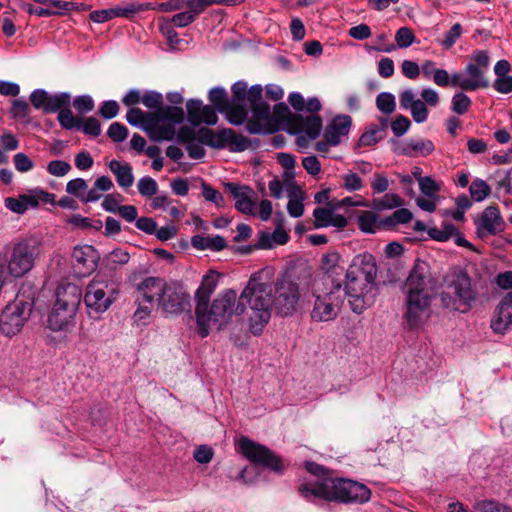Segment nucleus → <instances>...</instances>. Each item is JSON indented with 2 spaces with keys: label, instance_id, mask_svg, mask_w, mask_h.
I'll use <instances>...</instances> for the list:
<instances>
[{
  "label": "nucleus",
  "instance_id": "obj_1",
  "mask_svg": "<svg viewBox=\"0 0 512 512\" xmlns=\"http://www.w3.org/2000/svg\"><path fill=\"white\" fill-rule=\"evenodd\" d=\"M304 466L311 476L298 485L297 491L305 500L312 503L323 501L343 504L369 501L371 491L366 485L333 477L329 469L313 461H306Z\"/></svg>",
  "mask_w": 512,
  "mask_h": 512
},
{
  "label": "nucleus",
  "instance_id": "obj_2",
  "mask_svg": "<svg viewBox=\"0 0 512 512\" xmlns=\"http://www.w3.org/2000/svg\"><path fill=\"white\" fill-rule=\"evenodd\" d=\"M430 282L428 263L417 259L402 287L405 305L403 318L410 330L419 328L429 315L432 301Z\"/></svg>",
  "mask_w": 512,
  "mask_h": 512
},
{
  "label": "nucleus",
  "instance_id": "obj_3",
  "mask_svg": "<svg viewBox=\"0 0 512 512\" xmlns=\"http://www.w3.org/2000/svg\"><path fill=\"white\" fill-rule=\"evenodd\" d=\"M176 141L186 145V151L191 159H202L206 152L202 145L215 149L228 148L238 153L248 149L250 141L247 137L237 134L231 128H222L217 132L207 127L197 131L188 126H182L177 132Z\"/></svg>",
  "mask_w": 512,
  "mask_h": 512
},
{
  "label": "nucleus",
  "instance_id": "obj_4",
  "mask_svg": "<svg viewBox=\"0 0 512 512\" xmlns=\"http://www.w3.org/2000/svg\"><path fill=\"white\" fill-rule=\"evenodd\" d=\"M240 302L251 309L250 330L260 335L271 318L273 284L264 271L253 274L239 296Z\"/></svg>",
  "mask_w": 512,
  "mask_h": 512
},
{
  "label": "nucleus",
  "instance_id": "obj_5",
  "mask_svg": "<svg viewBox=\"0 0 512 512\" xmlns=\"http://www.w3.org/2000/svg\"><path fill=\"white\" fill-rule=\"evenodd\" d=\"M376 273L377 267L373 256L370 254L355 256L347 269L343 289L344 293L342 296L343 298L348 296L353 299L349 302L354 312H362L363 306L360 304V300L367 293L372 291L375 284Z\"/></svg>",
  "mask_w": 512,
  "mask_h": 512
},
{
  "label": "nucleus",
  "instance_id": "obj_6",
  "mask_svg": "<svg viewBox=\"0 0 512 512\" xmlns=\"http://www.w3.org/2000/svg\"><path fill=\"white\" fill-rule=\"evenodd\" d=\"M244 313V304L240 302L237 292L233 289H227L221 292L209 308L204 310L203 317L199 311H195L198 333L202 338L207 337L212 325L217 326L220 330L228 323L233 315H241Z\"/></svg>",
  "mask_w": 512,
  "mask_h": 512
},
{
  "label": "nucleus",
  "instance_id": "obj_7",
  "mask_svg": "<svg viewBox=\"0 0 512 512\" xmlns=\"http://www.w3.org/2000/svg\"><path fill=\"white\" fill-rule=\"evenodd\" d=\"M490 58L485 50H476L472 53L469 63L462 73L456 72L451 76V86L463 91H476L488 88L490 83L485 73L489 67Z\"/></svg>",
  "mask_w": 512,
  "mask_h": 512
},
{
  "label": "nucleus",
  "instance_id": "obj_8",
  "mask_svg": "<svg viewBox=\"0 0 512 512\" xmlns=\"http://www.w3.org/2000/svg\"><path fill=\"white\" fill-rule=\"evenodd\" d=\"M41 242L35 237L21 239L13 244L7 259V269L13 277H22L27 274L40 255Z\"/></svg>",
  "mask_w": 512,
  "mask_h": 512
},
{
  "label": "nucleus",
  "instance_id": "obj_9",
  "mask_svg": "<svg viewBox=\"0 0 512 512\" xmlns=\"http://www.w3.org/2000/svg\"><path fill=\"white\" fill-rule=\"evenodd\" d=\"M117 294L118 289L114 282L98 277L93 278L87 285L84 295L88 315L98 318L109 309L116 300Z\"/></svg>",
  "mask_w": 512,
  "mask_h": 512
},
{
  "label": "nucleus",
  "instance_id": "obj_10",
  "mask_svg": "<svg viewBox=\"0 0 512 512\" xmlns=\"http://www.w3.org/2000/svg\"><path fill=\"white\" fill-rule=\"evenodd\" d=\"M33 303L20 296L8 303L0 314V331L12 337L21 331L32 312Z\"/></svg>",
  "mask_w": 512,
  "mask_h": 512
},
{
  "label": "nucleus",
  "instance_id": "obj_11",
  "mask_svg": "<svg viewBox=\"0 0 512 512\" xmlns=\"http://www.w3.org/2000/svg\"><path fill=\"white\" fill-rule=\"evenodd\" d=\"M231 91L233 95L231 102L245 103L247 100L253 117L257 119L270 118V106L262 99L263 88L260 84L253 85L248 89L247 83L241 80L232 85Z\"/></svg>",
  "mask_w": 512,
  "mask_h": 512
},
{
  "label": "nucleus",
  "instance_id": "obj_12",
  "mask_svg": "<svg viewBox=\"0 0 512 512\" xmlns=\"http://www.w3.org/2000/svg\"><path fill=\"white\" fill-rule=\"evenodd\" d=\"M241 454L252 463L269 468L274 472L283 473L285 466L282 459L268 447L242 436L238 442Z\"/></svg>",
  "mask_w": 512,
  "mask_h": 512
},
{
  "label": "nucleus",
  "instance_id": "obj_13",
  "mask_svg": "<svg viewBox=\"0 0 512 512\" xmlns=\"http://www.w3.org/2000/svg\"><path fill=\"white\" fill-rule=\"evenodd\" d=\"M158 306L166 314H180L191 307L190 295L178 282H164L157 298Z\"/></svg>",
  "mask_w": 512,
  "mask_h": 512
},
{
  "label": "nucleus",
  "instance_id": "obj_14",
  "mask_svg": "<svg viewBox=\"0 0 512 512\" xmlns=\"http://www.w3.org/2000/svg\"><path fill=\"white\" fill-rule=\"evenodd\" d=\"M273 291H275L273 304L281 315L288 316L296 312L300 291L299 285L295 281L283 277L276 282Z\"/></svg>",
  "mask_w": 512,
  "mask_h": 512
},
{
  "label": "nucleus",
  "instance_id": "obj_15",
  "mask_svg": "<svg viewBox=\"0 0 512 512\" xmlns=\"http://www.w3.org/2000/svg\"><path fill=\"white\" fill-rule=\"evenodd\" d=\"M448 287L453 289L459 304L463 305L462 312L471 308L478 298L477 290L472 286V281L466 270L457 268L447 278Z\"/></svg>",
  "mask_w": 512,
  "mask_h": 512
},
{
  "label": "nucleus",
  "instance_id": "obj_16",
  "mask_svg": "<svg viewBox=\"0 0 512 512\" xmlns=\"http://www.w3.org/2000/svg\"><path fill=\"white\" fill-rule=\"evenodd\" d=\"M343 302L341 290L334 287L324 295H317L311 317L315 321H329L337 316V309Z\"/></svg>",
  "mask_w": 512,
  "mask_h": 512
},
{
  "label": "nucleus",
  "instance_id": "obj_17",
  "mask_svg": "<svg viewBox=\"0 0 512 512\" xmlns=\"http://www.w3.org/2000/svg\"><path fill=\"white\" fill-rule=\"evenodd\" d=\"M150 9H155L150 3L130 2L125 5L93 11L89 17L95 23H104L117 17L132 19L136 14Z\"/></svg>",
  "mask_w": 512,
  "mask_h": 512
},
{
  "label": "nucleus",
  "instance_id": "obj_18",
  "mask_svg": "<svg viewBox=\"0 0 512 512\" xmlns=\"http://www.w3.org/2000/svg\"><path fill=\"white\" fill-rule=\"evenodd\" d=\"M476 234L480 239L490 235H497L504 230L505 222L497 206L486 207L481 215L475 219Z\"/></svg>",
  "mask_w": 512,
  "mask_h": 512
},
{
  "label": "nucleus",
  "instance_id": "obj_19",
  "mask_svg": "<svg viewBox=\"0 0 512 512\" xmlns=\"http://www.w3.org/2000/svg\"><path fill=\"white\" fill-rule=\"evenodd\" d=\"M100 255L92 245L76 246L72 253V265L81 276L91 274L98 265Z\"/></svg>",
  "mask_w": 512,
  "mask_h": 512
},
{
  "label": "nucleus",
  "instance_id": "obj_20",
  "mask_svg": "<svg viewBox=\"0 0 512 512\" xmlns=\"http://www.w3.org/2000/svg\"><path fill=\"white\" fill-rule=\"evenodd\" d=\"M224 188L235 199V208L247 215H255V201L253 197L255 192L247 185H241L235 182L224 183Z\"/></svg>",
  "mask_w": 512,
  "mask_h": 512
},
{
  "label": "nucleus",
  "instance_id": "obj_21",
  "mask_svg": "<svg viewBox=\"0 0 512 512\" xmlns=\"http://www.w3.org/2000/svg\"><path fill=\"white\" fill-rule=\"evenodd\" d=\"M490 327L495 334L501 335L512 328V292L508 293L495 308Z\"/></svg>",
  "mask_w": 512,
  "mask_h": 512
},
{
  "label": "nucleus",
  "instance_id": "obj_22",
  "mask_svg": "<svg viewBox=\"0 0 512 512\" xmlns=\"http://www.w3.org/2000/svg\"><path fill=\"white\" fill-rule=\"evenodd\" d=\"M55 296L54 304L76 313L81 303L82 291L77 284L62 282L57 286Z\"/></svg>",
  "mask_w": 512,
  "mask_h": 512
},
{
  "label": "nucleus",
  "instance_id": "obj_23",
  "mask_svg": "<svg viewBox=\"0 0 512 512\" xmlns=\"http://www.w3.org/2000/svg\"><path fill=\"white\" fill-rule=\"evenodd\" d=\"M352 126V118L349 115L341 114L335 116L326 126L324 138L331 146L340 144L341 138L349 134Z\"/></svg>",
  "mask_w": 512,
  "mask_h": 512
},
{
  "label": "nucleus",
  "instance_id": "obj_24",
  "mask_svg": "<svg viewBox=\"0 0 512 512\" xmlns=\"http://www.w3.org/2000/svg\"><path fill=\"white\" fill-rule=\"evenodd\" d=\"M218 285V274L216 272L211 271L210 273L206 274L200 286L195 292V301H196V307L195 311H199V314H201V318L203 317V312L206 308H209V302L210 297L215 291L216 287Z\"/></svg>",
  "mask_w": 512,
  "mask_h": 512
},
{
  "label": "nucleus",
  "instance_id": "obj_25",
  "mask_svg": "<svg viewBox=\"0 0 512 512\" xmlns=\"http://www.w3.org/2000/svg\"><path fill=\"white\" fill-rule=\"evenodd\" d=\"M130 281L133 283L137 291V296L145 301L155 302V295L159 296L161 293L164 281L159 277H146L138 281V275L134 273L130 277Z\"/></svg>",
  "mask_w": 512,
  "mask_h": 512
},
{
  "label": "nucleus",
  "instance_id": "obj_26",
  "mask_svg": "<svg viewBox=\"0 0 512 512\" xmlns=\"http://www.w3.org/2000/svg\"><path fill=\"white\" fill-rule=\"evenodd\" d=\"M435 147L429 139H409L398 143L394 151L408 157L427 156L434 151Z\"/></svg>",
  "mask_w": 512,
  "mask_h": 512
},
{
  "label": "nucleus",
  "instance_id": "obj_27",
  "mask_svg": "<svg viewBox=\"0 0 512 512\" xmlns=\"http://www.w3.org/2000/svg\"><path fill=\"white\" fill-rule=\"evenodd\" d=\"M76 313L54 304L48 315V326L53 331H63L74 321Z\"/></svg>",
  "mask_w": 512,
  "mask_h": 512
},
{
  "label": "nucleus",
  "instance_id": "obj_28",
  "mask_svg": "<svg viewBox=\"0 0 512 512\" xmlns=\"http://www.w3.org/2000/svg\"><path fill=\"white\" fill-rule=\"evenodd\" d=\"M110 171L114 174L117 184L124 190L132 187L134 175L132 166L128 162L111 160L108 164Z\"/></svg>",
  "mask_w": 512,
  "mask_h": 512
},
{
  "label": "nucleus",
  "instance_id": "obj_29",
  "mask_svg": "<svg viewBox=\"0 0 512 512\" xmlns=\"http://www.w3.org/2000/svg\"><path fill=\"white\" fill-rule=\"evenodd\" d=\"M293 122L297 125L299 131L304 132L309 139H316L322 129V119L319 115H295Z\"/></svg>",
  "mask_w": 512,
  "mask_h": 512
},
{
  "label": "nucleus",
  "instance_id": "obj_30",
  "mask_svg": "<svg viewBox=\"0 0 512 512\" xmlns=\"http://www.w3.org/2000/svg\"><path fill=\"white\" fill-rule=\"evenodd\" d=\"M339 259L337 253H331L323 258L324 264L327 266L326 275L323 277V284L325 286L334 287L337 291L342 290V283L340 280H336L334 275L342 274L344 268L338 266L336 263Z\"/></svg>",
  "mask_w": 512,
  "mask_h": 512
},
{
  "label": "nucleus",
  "instance_id": "obj_31",
  "mask_svg": "<svg viewBox=\"0 0 512 512\" xmlns=\"http://www.w3.org/2000/svg\"><path fill=\"white\" fill-rule=\"evenodd\" d=\"M191 244L198 250H211L216 252L223 250L227 246L225 239L220 235L213 237L195 235L191 238Z\"/></svg>",
  "mask_w": 512,
  "mask_h": 512
},
{
  "label": "nucleus",
  "instance_id": "obj_32",
  "mask_svg": "<svg viewBox=\"0 0 512 512\" xmlns=\"http://www.w3.org/2000/svg\"><path fill=\"white\" fill-rule=\"evenodd\" d=\"M26 209L29 207H37L40 202L55 204V195L44 191L43 189L36 188L29 190L28 193L21 194Z\"/></svg>",
  "mask_w": 512,
  "mask_h": 512
},
{
  "label": "nucleus",
  "instance_id": "obj_33",
  "mask_svg": "<svg viewBox=\"0 0 512 512\" xmlns=\"http://www.w3.org/2000/svg\"><path fill=\"white\" fill-rule=\"evenodd\" d=\"M47 105L44 108V113H55L70 107L71 94L68 92H59L55 94H49Z\"/></svg>",
  "mask_w": 512,
  "mask_h": 512
},
{
  "label": "nucleus",
  "instance_id": "obj_34",
  "mask_svg": "<svg viewBox=\"0 0 512 512\" xmlns=\"http://www.w3.org/2000/svg\"><path fill=\"white\" fill-rule=\"evenodd\" d=\"M226 115V119L232 125H242L248 118V110L245 103L231 102L229 108L222 112Z\"/></svg>",
  "mask_w": 512,
  "mask_h": 512
},
{
  "label": "nucleus",
  "instance_id": "obj_35",
  "mask_svg": "<svg viewBox=\"0 0 512 512\" xmlns=\"http://www.w3.org/2000/svg\"><path fill=\"white\" fill-rule=\"evenodd\" d=\"M208 99L215 109L222 113L225 112L231 103L227 91L223 87H214L209 91Z\"/></svg>",
  "mask_w": 512,
  "mask_h": 512
},
{
  "label": "nucleus",
  "instance_id": "obj_36",
  "mask_svg": "<svg viewBox=\"0 0 512 512\" xmlns=\"http://www.w3.org/2000/svg\"><path fill=\"white\" fill-rule=\"evenodd\" d=\"M358 226L362 232L373 234L379 228L378 215L373 211H362L357 218Z\"/></svg>",
  "mask_w": 512,
  "mask_h": 512
},
{
  "label": "nucleus",
  "instance_id": "obj_37",
  "mask_svg": "<svg viewBox=\"0 0 512 512\" xmlns=\"http://www.w3.org/2000/svg\"><path fill=\"white\" fill-rule=\"evenodd\" d=\"M457 233V227L451 223H443L441 228L433 227L428 230V235L435 241L445 242Z\"/></svg>",
  "mask_w": 512,
  "mask_h": 512
},
{
  "label": "nucleus",
  "instance_id": "obj_38",
  "mask_svg": "<svg viewBox=\"0 0 512 512\" xmlns=\"http://www.w3.org/2000/svg\"><path fill=\"white\" fill-rule=\"evenodd\" d=\"M152 141L161 142L173 140L176 134L173 125H159L146 133Z\"/></svg>",
  "mask_w": 512,
  "mask_h": 512
},
{
  "label": "nucleus",
  "instance_id": "obj_39",
  "mask_svg": "<svg viewBox=\"0 0 512 512\" xmlns=\"http://www.w3.org/2000/svg\"><path fill=\"white\" fill-rule=\"evenodd\" d=\"M403 204V200L397 194H385L383 197L374 199L372 206L376 210L393 209L400 207Z\"/></svg>",
  "mask_w": 512,
  "mask_h": 512
},
{
  "label": "nucleus",
  "instance_id": "obj_40",
  "mask_svg": "<svg viewBox=\"0 0 512 512\" xmlns=\"http://www.w3.org/2000/svg\"><path fill=\"white\" fill-rule=\"evenodd\" d=\"M58 122L61 125L62 128L67 130L72 129H80L81 127V118H76L73 115V112L71 111L70 107H67L66 109H61L58 113Z\"/></svg>",
  "mask_w": 512,
  "mask_h": 512
},
{
  "label": "nucleus",
  "instance_id": "obj_41",
  "mask_svg": "<svg viewBox=\"0 0 512 512\" xmlns=\"http://www.w3.org/2000/svg\"><path fill=\"white\" fill-rule=\"evenodd\" d=\"M469 192L474 201H483L491 192L490 186L482 179H475L469 186Z\"/></svg>",
  "mask_w": 512,
  "mask_h": 512
},
{
  "label": "nucleus",
  "instance_id": "obj_42",
  "mask_svg": "<svg viewBox=\"0 0 512 512\" xmlns=\"http://www.w3.org/2000/svg\"><path fill=\"white\" fill-rule=\"evenodd\" d=\"M203 108V102L200 99H190L186 103L187 119L194 125H200L202 123L201 110Z\"/></svg>",
  "mask_w": 512,
  "mask_h": 512
},
{
  "label": "nucleus",
  "instance_id": "obj_43",
  "mask_svg": "<svg viewBox=\"0 0 512 512\" xmlns=\"http://www.w3.org/2000/svg\"><path fill=\"white\" fill-rule=\"evenodd\" d=\"M377 109L386 115H390L395 111L396 102L393 94L389 92H382L376 97Z\"/></svg>",
  "mask_w": 512,
  "mask_h": 512
},
{
  "label": "nucleus",
  "instance_id": "obj_44",
  "mask_svg": "<svg viewBox=\"0 0 512 512\" xmlns=\"http://www.w3.org/2000/svg\"><path fill=\"white\" fill-rule=\"evenodd\" d=\"M164 121H169L173 124H180L184 120V110L181 106H160Z\"/></svg>",
  "mask_w": 512,
  "mask_h": 512
},
{
  "label": "nucleus",
  "instance_id": "obj_45",
  "mask_svg": "<svg viewBox=\"0 0 512 512\" xmlns=\"http://www.w3.org/2000/svg\"><path fill=\"white\" fill-rule=\"evenodd\" d=\"M471 99L464 93H455L451 100V109L458 115L465 114L471 107Z\"/></svg>",
  "mask_w": 512,
  "mask_h": 512
},
{
  "label": "nucleus",
  "instance_id": "obj_46",
  "mask_svg": "<svg viewBox=\"0 0 512 512\" xmlns=\"http://www.w3.org/2000/svg\"><path fill=\"white\" fill-rule=\"evenodd\" d=\"M384 137L383 128H376V125H374L361 135L358 145L373 146Z\"/></svg>",
  "mask_w": 512,
  "mask_h": 512
},
{
  "label": "nucleus",
  "instance_id": "obj_47",
  "mask_svg": "<svg viewBox=\"0 0 512 512\" xmlns=\"http://www.w3.org/2000/svg\"><path fill=\"white\" fill-rule=\"evenodd\" d=\"M138 191L144 197H151L157 193L158 184L157 182L150 176H144L139 179Z\"/></svg>",
  "mask_w": 512,
  "mask_h": 512
},
{
  "label": "nucleus",
  "instance_id": "obj_48",
  "mask_svg": "<svg viewBox=\"0 0 512 512\" xmlns=\"http://www.w3.org/2000/svg\"><path fill=\"white\" fill-rule=\"evenodd\" d=\"M136 301L138 302V308L134 312L133 318L136 322H141L150 316L154 308V302L145 301L140 296L136 297Z\"/></svg>",
  "mask_w": 512,
  "mask_h": 512
},
{
  "label": "nucleus",
  "instance_id": "obj_49",
  "mask_svg": "<svg viewBox=\"0 0 512 512\" xmlns=\"http://www.w3.org/2000/svg\"><path fill=\"white\" fill-rule=\"evenodd\" d=\"M202 195L206 201L214 203L217 207L225 206L222 194L208 183H202Z\"/></svg>",
  "mask_w": 512,
  "mask_h": 512
},
{
  "label": "nucleus",
  "instance_id": "obj_50",
  "mask_svg": "<svg viewBox=\"0 0 512 512\" xmlns=\"http://www.w3.org/2000/svg\"><path fill=\"white\" fill-rule=\"evenodd\" d=\"M462 26L460 23H455L448 32H446L443 40L441 41V45L444 49L448 50L454 46L457 40L462 35Z\"/></svg>",
  "mask_w": 512,
  "mask_h": 512
},
{
  "label": "nucleus",
  "instance_id": "obj_51",
  "mask_svg": "<svg viewBox=\"0 0 512 512\" xmlns=\"http://www.w3.org/2000/svg\"><path fill=\"white\" fill-rule=\"evenodd\" d=\"M88 185L83 178L70 180L66 185V192L82 200Z\"/></svg>",
  "mask_w": 512,
  "mask_h": 512
},
{
  "label": "nucleus",
  "instance_id": "obj_52",
  "mask_svg": "<svg viewBox=\"0 0 512 512\" xmlns=\"http://www.w3.org/2000/svg\"><path fill=\"white\" fill-rule=\"evenodd\" d=\"M332 214H333L332 209L321 208V207L316 208L313 211L314 227L322 228V227L330 226Z\"/></svg>",
  "mask_w": 512,
  "mask_h": 512
},
{
  "label": "nucleus",
  "instance_id": "obj_53",
  "mask_svg": "<svg viewBox=\"0 0 512 512\" xmlns=\"http://www.w3.org/2000/svg\"><path fill=\"white\" fill-rule=\"evenodd\" d=\"M415 35L412 30L408 27H401L398 29L395 35V41L399 48H407L411 46L415 41Z\"/></svg>",
  "mask_w": 512,
  "mask_h": 512
},
{
  "label": "nucleus",
  "instance_id": "obj_54",
  "mask_svg": "<svg viewBox=\"0 0 512 512\" xmlns=\"http://www.w3.org/2000/svg\"><path fill=\"white\" fill-rule=\"evenodd\" d=\"M419 188L427 197H434L440 190V185L430 176L419 177Z\"/></svg>",
  "mask_w": 512,
  "mask_h": 512
},
{
  "label": "nucleus",
  "instance_id": "obj_55",
  "mask_svg": "<svg viewBox=\"0 0 512 512\" xmlns=\"http://www.w3.org/2000/svg\"><path fill=\"white\" fill-rule=\"evenodd\" d=\"M107 136L114 142H122L128 136V129L119 122H113L108 128Z\"/></svg>",
  "mask_w": 512,
  "mask_h": 512
},
{
  "label": "nucleus",
  "instance_id": "obj_56",
  "mask_svg": "<svg viewBox=\"0 0 512 512\" xmlns=\"http://www.w3.org/2000/svg\"><path fill=\"white\" fill-rule=\"evenodd\" d=\"M142 104L148 109H159L163 104V96L157 91H146L142 95Z\"/></svg>",
  "mask_w": 512,
  "mask_h": 512
},
{
  "label": "nucleus",
  "instance_id": "obj_57",
  "mask_svg": "<svg viewBox=\"0 0 512 512\" xmlns=\"http://www.w3.org/2000/svg\"><path fill=\"white\" fill-rule=\"evenodd\" d=\"M163 121L164 119L160 109H156L152 112H145V124L142 125V130L146 133L150 132L153 128L161 125L160 123Z\"/></svg>",
  "mask_w": 512,
  "mask_h": 512
},
{
  "label": "nucleus",
  "instance_id": "obj_58",
  "mask_svg": "<svg viewBox=\"0 0 512 512\" xmlns=\"http://www.w3.org/2000/svg\"><path fill=\"white\" fill-rule=\"evenodd\" d=\"M209 7L208 0H184V10L186 9L196 20L199 14Z\"/></svg>",
  "mask_w": 512,
  "mask_h": 512
},
{
  "label": "nucleus",
  "instance_id": "obj_59",
  "mask_svg": "<svg viewBox=\"0 0 512 512\" xmlns=\"http://www.w3.org/2000/svg\"><path fill=\"white\" fill-rule=\"evenodd\" d=\"M70 170V164L63 160H53L50 161L47 165L48 173L56 177H62L66 175Z\"/></svg>",
  "mask_w": 512,
  "mask_h": 512
},
{
  "label": "nucleus",
  "instance_id": "obj_60",
  "mask_svg": "<svg viewBox=\"0 0 512 512\" xmlns=\"http://www.w3.org/2000/svg\"><path fill=\"white\" fill-rule=\"evenodd\" d=\"M82 131L89 136L97 137L101 134V124L98 119L95 117H88L84 120H81Z\"/></svg>",
  "mask_w": 512,
  "mask_h": 512
},
{
  "label": "nucleus",
  "instance_id": "obj_61",
  "mask_svg": "<svg viewBox=\"0 0 512 512\" xmlns=\"http://www.w3.org/2000/svg\"><path fill=\"white\" fill-rule=\"evenodd\" d=\"M342 180V187L347 191H358L363 187L362 179L356 173L349 172L342 176Z\"/></svg>",
  "mask_w": 512,
  "mask_h": 512
},
{
  "label": "nucleus",
  "instance_id": "obj_62",
  "mask_svg": "<svg viewBox=\"0 0 512 512\" xmlns=\"http://www.w3.org/2000/svg\"><path fill=\"white\" fill-rule=\"evenodd\" d=\"M410 120L403 115H398L391 123V129L396 137L403 136L410 128Z\"/></svg>",
  "mask_w": 512,
  "mask_h": 512
},
{
  "label": "nucleus",
  "instance_id": "obj_63",
  "mask_svg": "<svg viewBox=\"0 0 512 512\" xmlns=\"http://www.w3.org/2000/svg\"><path fill=\"white\" fill-rule=\"evenodd\" d=\"M478 512H512V508L496 501H482L478 504Z\"/></svg>",
  "mask_w": 512,
  "mask_h": 512
},
{
  "label": "nucleus",
  "instance_id": "obj_64",
  "mask_svg": "<svg viewBox=\"0 0 512 512\" xmlns=\"http://www.w3.org/2000/svg\"><path fill=\"white\" fill-rule=\"evenodd\" d=\"M73 106L79 113H87L94 109V101L89 95L77 96L73 100Z\"/></svg>",
  "mask_w": 512,
  "mask_h": 512
}]
</instances>
